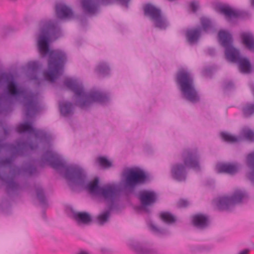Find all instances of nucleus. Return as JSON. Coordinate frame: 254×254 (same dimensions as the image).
Wrapping results in <instances>:
<instances>
[{"instance_id":"obj_1","label":"nucleus","mask_w":254,"mask_h":254,"mask_svg":"<svg viewBox=\"0 0 254 254\" xmlns=\"http://www.w3.org/2000/svg\"><path fill=\"white\" fill-rule=\"evenodd\" d=\"M43 159L64 177L70 186L85 188L90 193L108 202H113L117 199L122 190L132 191L147 180L145 172L140 168L128 167L122 171L119 185L107 184L99 187L98 179L87 181L85 172L81 167L76 165L65 164L52 151L48 152Z\"/></svg>"},{"instance_id":"obj_2","label":"nucleus","mask_w":254,"mask_h":254,"mask_svg":"<svg viewBox=\"0 0 254 254\" xmlns=\"http://www.w3.org/2000/svg\"><path fill=\"white\" fill-rule=\"evenodd\" d=\"M61 35L60 29L57 21L46 22L37 33L36 41L40 54L48 55V67L43 73L44 79L54 81L61 74L63 64L66 59L65 54L60 50L52 51L49 45Z\"/></svg>"},{"instance_id":"obj_3","label":"nucleus","mask_w":254,"mask_h":254,"mask_svg":"<svg viewBox=\"0 0 254 254\" xmlns=\"http://www.w3.org/2000/svg\"><path fill=\"white\" fill-rule=\"evenodd\" d=\"M5 84L8 93L23 102L27 114L31 116L38 109V102L36 96L25 92L17 83L15 78L9 74L4 73L0 78V85Z\"/></svg>"},{"instance_id":"obj_4","label":"nucleus","mask_w":254,"mask_h":254,"mask_svg":"<svg viewBox=\"0 0 254 254\" xmlns=\"http://www.w3.org/2000/svg\"><path fill=\"white\" fill-rule=\"evenodd\" d=\"M65 84L75 93V102L82 108L87 107L94 102L102 103L108 100L107 97L99 91L84 92L81 82L76 79L66 78Z\"/></svg>"},{"instance_id":"obj_5","label":"nucleus","mask_w":254,"mask_h":254,"mask_svg":"<svg viewBox=\"0 0 254 254\" xmlns=\"http://www.w3.org/2000/svg\"><path fill=\"white\" fill-rule=\"evenodd\" d=\"M184 163L177 162L171 166V174L175 179L182 181L186 179V167H199L200 153L197 149L186 150L183 153Z\"/></svg>"},{"instance_id":"obj_6","label":"nucleus","mask_w":254,"mask_h":254,"mask_svg":"<svg viewBox=\"0 0 254 254\" xmlns=\"http://www.w3.org/2000/svg\"><path fill=\"white\" fill-rule=\"evenodd\" d=\"M177 82L180 86L183 98L192 103L199 101V97L193 85L191 76L186 69H181L178 71Z\"/></svg>"},{"instance_id":"obj_7","label":"nucleus","mask_w":254,"mask_h":254,"mask_svg":"<svg viewBox=\"0 0 254 254\" xmlns=\"http://www.w3.org/2000/svg\"><path fill=\"white\" fill-rule=\"evenodd\" d=\"M249 198L248 192L244 189L238 188L230 196H223L215 200L216 204L222 209L229 210L236 204L243 203Z\"/></svg>"},{"instance_id":"obj_8","label":"nucleus","mask_w":254,"mask_h":254,"mask_svg":"<svg viewBox=\"0 0 254 254\" xmlns=\"http://www.w3.org/2000/svg\"><path fill=\"white\" fill-rule=\"evenodd\" d=\"M221 44L225 48V56L228 60L236 59L237 50L232 45V36L227 31L222 30L218 33Z\"/></svg>"},{"instance_id":"obj_9","label":"nucleus","mask_w":254,"mask_h":254,"mask_svg":"<svg viewBox=\"0 0 254 254\" xmlns=\"http://www.w3.org/2000/svg\"><path fill=\"white\" fill-rule=\"evenodd\" d=\"M145 14L149 16L153 20L155 26L160 29L166 28L169 24L166 19L162 16L160 11L151 4H146L144 6Z\"/></svg>"},{"instance_id":"obj_10","label":"nucleus","mask_w":254,"mask_h":254,"mask_svg":"<svg viewBox=\"0 0 254 254\" xmlns=\"http://www.w3.org/2000/svg\"><path fill=\"white\" fill-rule=\"evenodd\" d=\"M221 136L222 139L229 143H236L243 138L253 140H254V131L249 128H244L241 130L240 135L238 137L227 132L221 133Z\"/></svg>"},{"instance_id":"obj_11","label":"nucleus","mask_w":254,"mask_h":254,"mask_svg":"<svg viewBox=\"0 0 254 254\" xmlns=\"http://www.w3.org/2000/svg\"><path fill=\"white\" fill-rule=\"evenodd\" d=\"M109 0H79L80 6L82 11L89 14H94L99 3L107 4Z\"/></svg>"},{"instance_id":"obj_12","label":"nucleus","mask_w":254,"mask_h":254,"mask_svg":"<svg viewBox=\"0 0 254 254\" xmlns=\"http://www.w3.org/2000/svg\"><path fill=\"white\" fill-rule=\"evenodd\" d=\"M68 213L69 216L80 226L89 225L91 222V216L87 213L77 212L72 209H70Z\"/></svg>"},{"instance_id":"obj_13","label":"nucleus","mask_w":254,"mask_h":254,"mask_svg":"<svg viewBox=\"0 0 254 254\" xmlns=\"http://www.w3.org/2000/svg\"><path fill=\"white\" fill-rule=\"evenodd\" d=\"M216 169L219 173H224L230 175H234L239 172L240 165L236 162L219 163L217 165Z\"/></svg>"},{"instance_id":"obj_14","label":"nucleus","mask_w":254,"mask_h":254,"mask_svg":"<svg viewBox=\"0 0 254 254\" xmlns=\"http://www.w3.org/2000/svg\"><path fill=\"white\" fill-rule=\"evenodd\" d=\"M229 61L232 62H238L239 69L243 73H249L252 70V65L249 59L244 57H241L238 50L236 59Z\"/></svg>"},{"instance_id":"obj_15","label":"nucleus","mask_w":254,"mask_h":254,"mask_svg":"<svg viewBox=\"0 0 254 254\" xmlns=\"http://www.w3.org/2000/svg\"><path fill=\"white\" fill-rule=\"evenodd\" d=\"M156 198V194L154 191L143 190L140 193V199L144 206L151 205L155 202Z\"/></svg>"},{"instance_id":"obj_16","label":"nucleus","mask_w":254,"mask_h":254,"mask_svg":"<svg viewBox=\"0 0 254 254\" xmlns=\"http://www.w3.org/2000/svg\"><path fill=\"white\" fill-rule=\"evenodd\" d=\"M56 14L57 17L60 19L70 18L73 15L71 9L63 4H59L56 6Z\"/></svg>"},{"instance_id":"obj_17","label":"nucleus","mask_w":254,"mask_h":254,"mask_svg":"<svg viewBox=\"0 0 254 254\" xmlns=\"http://www.w3.org/2000/svg\"><path fill=\"white\" fill-rule=\"evenodd\" d=\"M192 223L198 229H204L208 225V219L204 215L198 214L192 216Z\"/></svg>"},{"instance_id":"obj_18","label":"nucleus","mask_w":254,"mask_h":254,"mask_svg":"<svg viewBox=\"0 0 254 254\" xmlns=\"http://www.w3.org/2000/svg\"><path fill=\"white\" fill-rule=\"evenodd\" d=\"M241 38L243 44L250 50L254 52V37L249 32L241 34Z\"/></svg>"},{"instance_id":"obj_19","label":"nucleus","mask_w":254,"mask_h":254,"mask_svg":"<svg viewBox=\"0 0 254 254\" xmlns=\"http://www.w3.org/2000/svg\"><path fill=\"white\" fill-rule=\"evenodd\" d=\"M200 35L199 28H191L189 29L186 33L187 40L190 43H194L197 41Z\"/></svg>"},{"instance_id":"obj_20","label":"nucleus","mask_w":254,"mask_h":254,"mask_svg":"<svg viewBox=\"0 0 254 254\" xmlns=\"http://www.w3.org/2000/svg\"><path fill=\"white\" fill-rule=\"evenodd\" d=\"M221 11L225 14L226 18L228 21H233L238 17V13L229 7L222 6Z\"/></svg>"},{"instance_id":"obj_21","label":"nucleus","mask_w":254,"mask_h":254,"mask_svg":"<svg viewBox=\"0 0 254 254\" xmlns=\"http://www.w3.org/2000/svg\"><path fill=\"white\" fill-rule=\"evenodd\" d=\"M247 162L252 170L249 173L248 177L254 184V151L248 155Z\"/></svg>"},{"instance_id":"obj_22","label":"nucleus","mask_w":254,"mask_h":254,"mask_svg":"<svg viewBox=\"0 0 254 254\" xmlns=\"http://www.w3.org/2000/svg\"><path fill=\"white\" fill-rule=\"evenodd\" d=\"M95 163L97 166H99L104 169H108L113 167V162L107 159V158L103 156H99L96 158Z\"/></svg>"},{"instance_id":"obj_23","label":"nucleus","mask_w":254,"mask_h":254,"mask_svg":"<svg viewBox=\"0 0 254 254\" xmlns=\"http://www.w3.org/2000/svg\"><path fill=\"white\" fill-rule=\"evenodd\" d=\"M17 130L19 132H28L33 133L36 136H39V131L36 130L29 124L26 123L20 125L17 127Z\"/></svg>"},{"instance_id":"obj_24","label":"nucleus","mask_w":254,"mask_h":254,"mask_svg":"<svg viewBox=\"0 0 254 254\" xmlns=\"http://www.w3.org/2000/svg\"><path fill=\"white\" fill-rule=\"evenodd\" d=\"M110 216L109 210H105L98 215L96 219V223L99 225H103L108 222Z\"/></svg>"},{"instance_id":"obj_25","label":"nucleus","mask_w":254,"mask_h":254,"mask_svg":"<svg viewBox=\"0 0 254 254\" xmlns=\"http://www.w3.org/2000/svg\"><path fill=\"white\" fill-rule=\"evenodd\" d=\"M61 112L64 115H68L72 113L73 107L70 103L63 102L60 105Z\"/></svg>"},{"instance_id":"obj_26","label":"nucleus","mask_w":254,"mask_h":254,"mask_svg":"<svg viewBox=\"0 0 254 254\" xmlns=\"http://www.w3.org/2000/svg\"><path fill=\"white\" fill-rule=\"evenodd\" d=\"M160 217L164 222L168 224H172L176 221L175 217L172 214L168 212L161 213Z\"/></svg>"},{"instance_id":"obj_27","label":"nucleus","mask_w":254,"mask_h":254,"mask_svg":"<svg viewBox=\"0 0 254 254\" xmlns=\"http://www.w3.org/2000/svg\"><path fill=\"white\" fill-rule=\"evenodd\" d=\"M2 179L4 180V181L5 182V183L7 185V187L9 189H11L12 190H13L17 188V184L12 178H8L6 180L3 178H2Z\"/></svg>"},{"instance_id":"obj_28","label":"nucleus","mask_w":254,"mask_h":254,"mask_svg":"<svg viewBox=\"0 0 254 254\" xmlns=\"http://www.w3.org/2000/svg\"><path fill=\"white\" fill-rule=\"evenodd\" d=\"M96 70L101 74L108 73L109 70L108 66L104 63H101L98 65Z\"/></svg>"},{"instance_id":"obj_29","label":"nucleus","mask_w":254,"mask_h":254,"mask_svg":"<svg viewBox=\"0 0 254 254\" xmlns=\"http://www.w3.org/2000/svg\"><path fill=\"white\" fill-rule=\"evenodd\" d=\"M200 22L201 25L204 30H206L211 27L212 24L211 21L206 17H201L200 19Z\"/></svg>"},{"instance_id":"obj_30","label":"nucleus","mask_w":254,"mask_h":254,"mask_svg":"<svg viewBox=\"0 0 254 254\" xmlns=\"http://www.w3.org/2000/svg\"><path fill=\"white\" fill-rule=\"evenodd\" d=\"M134 249L139 254H148L149 251L146 248H144L143 246L141 245H136Z\"/></svg>"},{"instance_id":"obj_31","label":"nucleus","mask_w":254,"mask_h":254,"mask_svg":"<svg viewBox=\"0 0 254 254\" xmlns=\"http://www.w3.org/2000/svg\"><path fill=\"white\" fill-rule=\"evenodd\" d=\"M150 230L156 234H160L163 233V230L160 229L156 224L151 223L150 225Z\"/></svg>"},{"instance_id":"obj_32","label":"nucleus","mask_w":254,"mask_h":254,"mask_svg":"<svg viewBox=\"0 0 254 254\" xmlns=\"http://www.w3.org/2000/svg\"><path fill=\"white\" fill-rule=\"evenodd\" d=\"M37 196H38L39 199L42 202H43V203H46V199L45 198L42 189H41V190H39L38 191Z\"/></svg>"},{"instance_id":"obj_33","label":"nucleus","mask_w":254,"mask_h":254,"mask_svg":"<svg viewBox=\"0 0 254 254\" xmlns=\"http://www.w3.org/2000/svg\"><path fill=\"white\" fill-rule=\"evenodd\" d=\"M190 202L189 201L186 199H180L178 202V205L180 207H186L189 204Z\"/></svg>"},{"instance_id":"obj_34","label":"nucleus","mask_w":254,"mask_h":254,"mask_svg":"<svg viewBox=\"0 0 254 254\" xmlns=\"http://www.w3.org/2000/svg\"><path fill=\"white\" fill-rule=\"evenodd\" d=\"M28 67L30 69L34 70L37 69L38 67L37 63L35 62H32L28 64Z\"/></svg>"},{"instance_id":"obj_35","label":"nucleus","mask_w":254,"mask_h":254,"mask_svg":"<svg viewBox=\"0 0 254 254\" xmlns=\"http://www.w3.org/2000/svg\"><path fill=\"white\" fill-rule=\"evenodd\" d=\"M198 7V4L196 2H191L190 5V9L193 12H195Z\"/></svg>"},{"instance_id":"obj_36","label":"nucleus","mask_w":254,"mask_h":254,"mask_svg":"<svg viewBox=\"0 0 254 254\" xmlns=\"http://www.w3.org/2000/svg\"><path fill=\"white\" fill-rule=\"evenodd\" d=\"M250 250L248 249H245L240 251L238 254H249Z\"/></svg>"},{"instance_id":"obj_37","label":"nucleus","mask_w":254,"mask_h":254,"mask_svg":"<svg viewBox=\"0 0 254 254\" xmlns=\"http://www.w3.org/2000/svg\"><path fill=\"white\" fill-rule=\"evenodd\" d=\"M76 254H90L89 252L85 251H80L79 252H77Z\"/></svg>"},{"instance_id":"obj_38","label":"nucleus","mask_w":254,"mask_h":254,"mask_svg":"<svg viewBox=\"0 0 254 254\" xmlns=\"http://www.w3.org/2000/svg\"><path fill=\"white\" fill-rule=\"evenodd\" d=\"M121 3L123 5H126L129 0H119Z\"/></svg>"},{"instance_id":"obj_39","label":"nucleus","mask_w":254,"mask_h":254,"mask_svg":"<svg viewBox=\"0 0 254 254\" xmlns=\"http://www.w3.org/2000/svg\"><path fill=\"white\" fill-rule=\"evenodd\" d=\"M251 5L254 6V0H251Z\"/></svg>"},{"instance_id":"obj_40","label":"nucleus","mask_w":254,"mask_h":254,"mask_svg":"<svg viewBox=\"0 0 254 254\" xmlns=\"http://www.w3.org/2000/svg\"><path fill=\"white\" fill-rule=\"evenodd\" d=\"M168 0L170 2H174V1H177V0Z\"/></svg>"},{"instance_id":"obj_41","label":"nucleus","mask_w":254,"mask_h":254,"mask_svg":"<svg viewBox=\"0 0 254 254\" xmlns=\"http://www.w3.org/2000/svg\"><path fill=\"white\" fill-rule=\"evenodd\" d=\"M32 79H36L35 75L33 77H31Z\"/></svg>"},{"instance_id":"obj_42","label":"nucleus","mask_w":254,"mask_h":254,"mask_svg":"<svg viewBox=\"0 0 254 254\" xmlns=\"http://www.w3.org/2000/svg\"><path fill=\"white\" fill-rule=\"evenodd\" d=\"M6 162H7V163H9L10 161L9 160H6Z\"/></svg>"},{"instance_id":"obj_43","label":"nucleus","mask_w":254,"mask_h":254,"mask_svg":"<svg viewBox=\"0 0 254 254\" xmlns=\"http://www.w3.org/2000/svg\"><path fill=\"white\" fill-rule=\"evenodd\" d=\"M5 163H6V162H2V164H5Z\"/></svg>"}]
</instances>
